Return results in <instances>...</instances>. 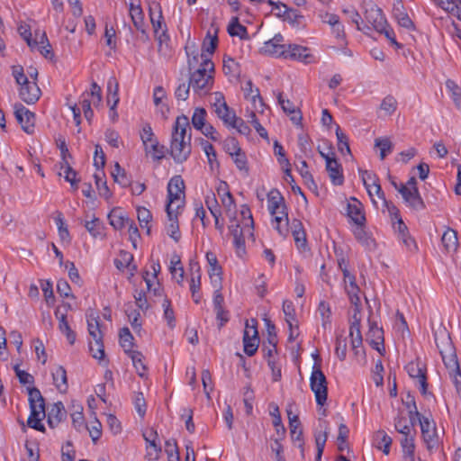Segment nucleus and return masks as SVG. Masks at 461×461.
Here are the masks:
<instances>
[{"label":"nucleus","instance_id":"obj_52","mask_svg":"<svg viewBox=\"0 0 461 461\" xmlns=\"http://www.w3.org/2000/svg\"><path fill=\"white\" fill-rule=\"evenodd\" d=\"M104 176V173L103 170L100 172H96L94 175L95 185L97 187V190L99 192V194L105 199H108L111 196V192L107 186V183L105 180H103V176Z\"/></svg>","mask_w":461,"mask_h":461},{"label":"nucleus","instance_id":"obj_20","mask_svg":"<svg viewBox=\"0 0 461 461\" xmlns=\"http://www.w3.org/2000/svg\"><path fill=\"white\" fill-rule=\"evenodd\" d=\"M369 330L366 333V341L372 346L373 348L376 349L381 353L380 346L384 348V330L378 327L375 322L368 321Z\"/></svg>","mask_w":461,"mask_h":461},{"label":"nucleus","instance_id":"obj_39","mask_svg":"<svg viewBox=\"0 0 461 461\" xmlns=\"http://www.w3.org/2000/svg\"><path fill=\"white\" fill-rule=\"evenodd\" d=\"M414 438H415V436H409V437H402V438L401 439L402 456L405 461H415Z\"/></svg>","mask_w":461,"mask_h":461},{"label":"nucleus","instance_id":"obj_48","mask_svg":"<svg viewBox=\"0 0 461 461\" xmlns=\"http://www.w3.org/2000/svg\"><path fill=\"white\" fill-rule=\"evenodd\" d=\"M140 139L142 140L144 149L146 152H150L149 150V144L154 143L157 141V138L155 137L152 128L149 123H146L140 131Z\"/></svg>","mask_w":461,"mask_h":461},{"label":"nucleus","instance_id":"obj_59","mask_svg":"<svg viewBox=\"0 0 461 461\" xmlns=\"http://www.w3.org/2000/svg\"><path fill=\"white\" fill-rule=\"evenodd\" d=\"M393 15L400 26L406 29H413L414 24L409 15L398 7H394Z\"/></svg>","mask_w":461,"mask_h":461},{"label":"nucleus","instance_id":"obj_38","mask_svg":"<svg viewBox=\"0 0 461 461\" xmlns=\"http://www.w3.org/2000/svg\"><path fill=\"white\" fill-rule=\"evenodd\" d=\"M118 89L119 85L116 78L114 77H110L107 82V104H111L113 103L110 110L116 108L119 103Z\"/></svg>","mask_w":461,"mask_h":461},{"label":"nucleus","instance_id":"obj_57","mask_svg":"<svg viewBox=\"0 0 461 461\" xmlns=\"http://www.w3.org/2000/svg\"><path fill=\"white\" fill-rule=\"evenodd\" d=\"M112 176L115 182L120 184L123 187H127L131 185L130 179L127 177L126 172L121 167L119 163L114 165V169L112 172Z\"/></svg>","mask_w":461,"mask_h":461},{"label":"nucleus","instance_id":"obj_37","mask_svg":"<svg viewBox=\"0 0 461 461\" xmlns=\"http://www.w3.org/2000/svg\"><path fill=\"white\" fill-rule=\"evenodd\" d=\"M218 45V37H217V30L214 31V33L212 34L211 32H207V35L203 43V50L201 53V59H203L204 57L208 55L213 54Z\"/></svg>","mask_w":461,"mask_h":461},{"label":"nucleus","instance_id":"obj_4","mask_svg":"<svg viewBox=\"0 0 461 461\" xmlns=\"http://www.w3.org/2000/svg\"><path fill=\"white\" fill-rule=\"evenodd\" d=\"M28 393L31 414L28 418L27 424L29 427L43 432L45 431V428L41 421L42 418L46 416L44 398L40 390L36 387L28 388Z\"/></svg>","mask_w":461,"mask_h":461},{"label":"nucleus","instance_id":"obj_14","mask_svg":"<svg viewBox=\"0 0 461 461\" xmlns=\"http://www.w3.org/2000/svg\"><path fill=\"white\" fill-rule=\"evenodd\" d=\"M406 370L411 377L418 379L420 391L425 395L428 389L426 368L419 362H410L406 366Z\"/></svg>","mask_w":461,"mask_h":461},{"label":"nucleus","instance_id":"obj_51","mask_svg":"<svg viewBox=\"0 0 461 461\" xmlns=\"http://www.w3.org/2000/svg\"><path fill=\"white\" fill-rule=\"evenodd\" d=\"M394 428L402 437L415 436V431L411 433V428L405 417H396L394 420Z\"/></svg>","mask_w":461,"mask_h":461},{"label":"nucleus","instance_id":"obj_30","mask_svg":"<svg viewBox=\"0 0 461 461\" xmlns=\"http://www.w3.org/2000/svg\"><path fill=\"white\" fill-rule=\"evenodd\" d=\"M129 13L134 27L141 33L145 34L144 14L140 5L131 3Z\"/></svg>","mask_w":461,"mask_h":461},{"label":"nucleus","instance_id":"obj_49","mask_svg":"<svg viewBox=\"0 0 461 461\" xmlns=\"http://www.w3.org/2000/svg\"><path fill=\"white\" fill-rule=\"evenodd\" d=\"M285 47L286 46H279L275 44L270 40L264 43L262 47V51L271 56H275L276 58H285Z\"/></svg>","mask_w":461,"mask_h":461},{"label":"nucleus","instance_id":"obj_46","mask_svg":"<svg viewBox=\"0 0 461 461\" xmlns=\"http://www.w3.org/2000/svg\"><path fill=\"white\" fill-rule=\"evenodd\" d=\"M87 329L89 335L93 339H103V334L100 330L99 317L95 316L93 313L87 315Z\"/></svg>","mask_w":461,"mask_h":461},{"label":"nucleus","instance_id":"obj_21","mask_svg":"<svg viewBox=\"0 0 461 461\" xmlns=\"http://www.w3.org/2000/svg\"><path fill=\"white\" fill-rule=\"evenodd\" d=\"M228 228L230 235L233 238V245L237 250V253L241 256V254L245 253V239L243 229L240 226L235 218L230 221V224Z\"/></svg>","mask_w":461,"mask_h":461},{"label":"nucleus","instance_id":"obj_12","mask_svg":"<svg viewBox=\"0 0 461 461\" xmlns=\"http://www.w3.org/2000/svg\"><path fill=\"white\" fill-rule=\"evenodd\" d=\"M289 426H290V433L291 438L294 442H298V447L301 449L302 456H304V449H303V429H301V422L299 417L297 415H293L292 405H289V408L286 410Z\"/></svg>","mask_w":461,"mask_h":461},{"label":"nucleus","instance_id":"obj_32","mask_svg":"<svg viewBox=\"0 0 461 461\" xmlns=\"http://www.w3.org/2000/svg\"><path fill=\"white\" fill-rule=\"evenodd\" d=\"M166 212L169 221L168 225L167 226V233L170 238H172L176 242H177L181 238L177 220L178 211H176V213H174V211Z\"/></svg>","mask_w":461,"mask_h":461},{"label":"nucleus","instance_id":"obj_5","mask_svg":"<svg viewBox=\"0 0 461 461\" xmlns=\"http://www.w3.org/2000/svg\"><path fill=\"white\" fill-rule=\"evenodd\" d=\"M434 337L445 366L457 368V356L448 331L441 327L435 331Z\"/></svg>","mask_w":461,"mask_h":461},{"label":"nucleus","instance_id":"obj_47","mask_svg":"<svg viewBox=\"0 0 461 461\" xmlns=\"http://www.w3.org/2000/svg\"><path fill=\"white\" fill-rule=\"evenodd\" d=\"M119 337H120V345L122 346V348H123L124 351L126 354L130 353L131 351H132V348H133V340H134V338L132 336V334L131 333L129 328L127 327H124L122 329H121L120 332H119Z\"/></svg>","mask_w":461,"mask_h":461},{"label":"nucleus","instance_id":"obj_15","mask_svg":"<svg viewBox=\"0 0 461 461\" xmlns=\"http://www.w3.org/2000/svg\"><path fill=\"white\" fill-rule=\"evenodd\" d=\"M41 95V91L35 81L22 85L19 89L20 98L28 104H35L40 99Z\"/></svg>","mask_w":461,"mask_h":461},{"label":"nucleus","instance_id":"obj_53","mask_svg":"<svg viewBox=\"0 0 461 461\" xmlns=\"http://www.w3.org/2000/svg\"><path fill=\"white\" fill-rule=\"evenodd\" d=\"M85 227L87 231L95 238L101 236L103 234V223L99 218L93 217L91 221H86L85 223Z\"/></svg>","mask_w":461,"mask_h":461},{"label":"nucleus","instance_id":"obj_26","mask_svg":"<svg viewBox=\"0 0 461 461\" xmlns=\"http://www.w3.org/2000/svg\"><path fill=\"white\" fill-rule=\"evenodd\" d=\"M40 47V52L46 59H52L54 57V53L52 51L50 41L47 38L45 32L35 31V38L33 41V48Z\"/></svg>","mask_w":461,"mask_h":461},{"label":"nucleus","instance_id":"obj_56","mask_svg":"<svg viewBox=\"0 0 461 461\" xmlns=\"http://www.w3.org/2000/svg\"><path fill=\"white\" fill-rule=\"evenodd\" d=\"M197 269L195 273H192L191 280H190V290L192 292V297L195 303H199V298H195V294L198 293L201 286V275H200V267L197 264L194 265Z\"/></svg>","mask_w":461,"mask_h":461},{"label":"nucleus","instance_id":"obj_18","mask_svg":"<svg viewBox=\"0 0 461 461\" xmlns=\"http://www.w3.org/2000/svg\"><path fill=\"white\" fill-rule=\"evenodd\" d=\"M362 180H363V184L371 198L373 197L372 188L374 187V188H375V194L377 195V197L382 199L384 203H386L384 193L382 190V187L379 184V179L376 176V175L372 174L366 170L363 171Z\"/></svg>","mask_w":461,"mask_h":461},{"label":"nucleus","instance_id":"obj_6","mask_svg":"<svg viewBox=\"0 0 461 461\" xmlns=\"http://www.w3.org/2000/svg\"><path fill=\"white\" fill-rule=\"evenodd\" d=\"M365 19L372 25L374 30L384 34L392 44L398 47L400 46L396 41L393 30L389 26L383 14V11L377 5L371 4L369 7L366 9Z\"/></svg>","mask_w":461,"mask_h":461},{"label":"nucleus","instance_id":"obj_11","mask_svg":"<svg viewBox=\"0 0 461 461\" xmlns=\"http://www.w3.org/2000/svg\"><path fill=\"white\" fill-rule=\"evenodd\" d=\"M215 95V102L213 104L215 113L217 116L223 122V123L230 127L233 120L236 118V114L227 105L222 94L216 93Z\"/></svg>","mask_w":461,"mask_h":461},{"label":"nucleus","instance_id":"obj_61","mask_svg":"<svg viewBox=\"0 0 461 461\" xmlns=\"http://www.w3.org/2000/svg\"><path fill=\"white\" fill-rule=\"evenodd\" d=\"M242 90L244 92L245 98L249 99L254 104L256 103L257 99H258L259 102H262L259 89L253 88V84L251 80H249L245 83V86L242 87Z\"/></svg>","mask_w":461,"mask_h":461},{"label":"nucleus","instance_id":"obj_55","mask_svg":"<svg viewBox=\"0 0 461 461\" xmlns=\"http://www.w3.org/2000/svg\"><path fill=\"white\" fill-rule=\"evenodd\" d=\"M256 341H254V338L249 337L248 332H244L243 334V345H244V352L251 357L255 355L258 348L259 345V339H255Z\"/></svg>","mask_w":461,"mask_h":461},{"label":"nucleus","instance_id":"obj_63","mask_svg":"<svg viewBox=\"0 0 461 461\" xmlns=\"http://www.w3.org/2000/svg\"><path fill=\"white\" fill-rule=\"evenodd\" d=\"M446 86L451 93V97L456 106L461 109V88L453 80H447Z\"/></svg>","mask_w":461,"mask_h":461},{"label":"nucleus","instance_id":"obj_8","mask_svg":"<svg viewBox=\"0 0 461 461\" xmlns=\"http://www.w3.org/2000/svg\"><path fill=\"white\" fill-rule=\"evenodd\" d=\"M185 183L181 176H174L167 184V202L166 211H176L181 209L184 205Z\"/></svg>","mask_w":461,"mask_h":461},{"label":"nucleus","instance_id":"obj_34","mask_svg":"<svg viewBox=\"0 0 461 461\" xmlns=\"http://www.w3.org/2000/svg\"><path fill=\"white\" fill-rule=\"evenodd\" d=\"M108 218L110 221V224L115 230H122L131 221V219L127 217L125 214H123L122 210L119 208L113 209L109 213Z\"/></svg>","mask_w":461,"mask_h":461},{"label":"nucleus","instance_id":"obj_9","mask_svg":"<svg viewBox=\"0 0 461 461\" xmlns=\"http://www.w3.org/2000/svg\"><path fill=\"white\" fill-rule=\"evenodd\" d=\"M14 108L15 118L22 129L26 133L32 134L34 131L35 114L19 103H16Z\"/></svg>","mask_w":461,"mask_h":461},{"label":"nucleus","instance_id":"obj_10","mask_svg":"<svg viewBox=\"0 0 461 461\" xmlns=\"http://www.w3.org/2000/svg\"><path fill=\"white\" fill-rule=\"evenodd\" d=\"M420 430L423 440L428 449H432L438 445V437L434 421L428 418L420 419Z\"/></svg>","mask_w":461,"mask_h":461},{"label":"nucleus","instance_id":"obj_43","mask_svg":"<svg viewBox=\"0 0 461 461\" xmlns=\"http://www.w3.org/2000/svg\"><path fill=\"white\" fill-rule=\"evenodd\" d=\"M228 32L230 35L238 36L242 40L249 38L247 28L240 23L239 18L237 16L232 17L228 26Z\"/></svg>","mask_w":461,"mask_h":461},{"label":"nucleus","instance_id":"obj_16","mask_svg":"<svg viewBox=\"0 0 461 461\" xmlns=\"http://www.w3.org/2000/svg\"><path fill=\"white\" fill-rule=\"evenodd\" d=\"M144 439L147 442V454L146 458L149 460H158L161 452L159 444L157 443L158 433L157 431L149 429L143 433Z\"/></svg>","mask_w":461,"mask_h":461},{"label":"nucleus","instance_id":"obj_45","mask_svg":"<svg viewBox=\"0 0 461 461\" xmlns=\"http://www.w3.org/2000/svg\"><path fill=\"white\" fill-rule=\"evenodd\" d=\"M132 360V364L140 377H144L146 375L147 367L143 363L144 357L141 352L132 350L127 354Z\"/></svg>","mask_w":461,"mask_h":461},{"label":"nucleus","instance_id":"obj_36","mask_svg":"<svg viewBox=\"0 0 461 461\" xmlns=\"http://www.w3.org/2000/svg\"><path fill=\"white\" fill-rule=\"evenodd\" d=\"M394 229L397 230L399 238L402 240V242L409 249H411L412 247L414 249H416L415 240L408 235V228H407L406 224L403 222V221L402 220V218H399L397 220V222L394 223Z\"/></svg>","mask_w":461,"mask_h":461},{"label":"nucleus","instance_id":"obj_7","mask_svg":"<svg viewBox=\"0 0 461 461\" xmlns=\"http://www.w3.org/2000/svg\"><path fill=\"white\" fill-rule=\"evenodd\" d=\"M315 363L312 366V372L310 377V386L315 395L318 405L323 406L328 397V382L324 373L321 369V364L317 360H321L318 354L313 356Z\"/></svg>","mask_w":461,"mask_h":461},{"label":"nucleus","instance_id":"obj_22","mask_svg":"<svg viewBox=\"0 0 461 461\" xmlns=\"http://www.w3.org/2000/svg\"><path fill=\"white\" fill-rule=\"evenodd\" d=\"M67 417V411L61 402H57L51 405L48 411L47 421L50 428L57 427Z\"/></svg>","mask_w":461,"mask_h":461},{"label":"nucleus","instance_id":"obj_25","mask_svg":"<svg viewBox=\"0 0 461 461\" xmlns=\"http://www.w3.org/2000/svg\"><path fill=\"white\" fill-rule=\"evenodd\" d=\"M312 56L309 54V49L301 45L289 44L285 47V59H291L303 62H309Z\"/></svg>","mask_w":461,"mask_h":461},{"label":"nucleus","instance_id":"obj_3","mask_svg":"<svg viewBox=\"0 0 461 461\" xmlns=\"http://www.w3.org/2000/svg\"><path fill=\"white\" fill-rule=\"evenodd\" d=\"M268 210L275 216L276 229L282 236L288 233V216L285 212L286 206L284 197L277 190H271L267 194Z\"/></svg>","mask_w":461,"mask_h":461},{"label":"nucleus","instance_id":"obj_19","mask_svg":"<svg viewBox=\"0 0 461 461\" xmlns=\"http://www.w3.org/2000/svg\"><path fill=\"white\" fill-rule=\"evenodd\" d=\"M343 276L346 284V291L349 297L351 303L355 304V308L358 309V303L360 302L358 293L359 287L356 284V278L353 275L350 274L347 267H344L343 269Z\"/></svg>","mask_w":461,"mask_h":461},{"label":"nucleus","instance_id":"obj_24","mask_svg":"<svg viewBox=\"0 0 461 461\" xmlns=\"http://www.w3.org/2000/svg\"><path fill=\"white\" fill-rule=\"evenodd\" d=\"M278 104L281 105L282 110L290 116V120L295 125H301L302 123V113L299 109L294 105V104L289 99H285L283 97L282 93H279L277 95Z\"/></svg>","mask_w":461,"mask_h":461},{"label":"nucleus","instance_id":"obj_31","mask_svg":"<svg viewBox=\"0 0 461 461\" xmlns=\"http://www.w3.org/2000/svg\"><path fill=\"white\" fill-rule=\"evenodd\" d=\"M441 242L447 252H455L458 246L456 231L453 229L447 228L441 237Z\"/></svg>","mask_w":461,"mask_h":461},{"label":"nucleus","instance_id":"obj_58","mask_svg":"<svg viewBox=\"0 0 461 461\" xmlns=\"http://www.w3.org/2000/svg\"><path fill=\"white\" fill-rule=\"evenodd\" d=\"M270 415L273 416V426L276 429V434L283 438L285 434V428L282 424V419L277 405H275L273 411H270Z\"/></svg>","mask_w":461,"mask_h":461},{"label":"nucleus","instance_id":"obj_44","mask_svg":"<svg viewBox=\"0 0 461 461\" xmlns=\"http://www.w3.org/2000/svg\"><path fill=\"white\" fill-rule=\"evenodd\" d=\"M121 258H116L114 260V265L119 270H124L125 268H131V276L134 275V271L136 270V266H131V262L133 260V256L126 251H122L120 255Z\"/></svg>","mask_w":461,"mask_h":461},{"label":"nucleus","instance_id":"obj_62","mask_svg":"<svg viewBox=\"0 0 461 461\" xmlns=\"http://www.w3.org/2000/svg\"><path fill=\"white\" fill-rule=\"evenodd\" d=\"M336 136L338 140V149L339 152L344 154L346 151L348 154H350V148L348 144V136L341 131L340 127L338 125L336 128Z\"/></svg>","mask_w":461,"mask_h":461},{"label":"nucleus","instance_id":"obj_17","mask_svg":"<svg viewBox=\"0 0 461 461\" xmlns=\"http://www.w3.org/2000/svg\"><path fill=\"white\" fill-rule=\"evenodd\" d=\"M359 309L355 308L352 315V322L349 328V336L351 338L352 349H357L362 348L363 339L360 331V317Z\"/></svg>","mask_w":461,"mask_h":461},{"label":"nucleus","instance_id":"obj_2","mask_svg":"<svg viewBox=\"0 0 461 461\" xmlns=\"http://www.w3.org/2000/svg\"><path fill=\"white\" fill-rule=\"evenodd\" d=\"M214 64L204 57L199 68L191 73L189 83L194 93L198 95L207 94L213 85Z\"/></svg>","mask_w":461,"mask_h":461},{"label":"nucleus","instance_id":"obj_35","mask_svg":"<svg viewBox=\"0 0 461 461\" xmlns=\"http://www.w3.org/2000/svg\"><path fill=\"white\" fill-rule=\"evenodd\" d=\"M55 315H56L57 319L59 320V330L66 335L67 339L69 342V344L73 345L76 340V334L71 330V328L67 321L66 314H64V313L60 314L59 310L57 309L55 311Z\"/></svg>","mask_w":461,"mask_h":461},{"label":"nucleus","instance_id":"obj_23","mask_svg":"<svg viewBox=\"0 0 461 461\" xmlns=\"http://www.w3.org/2000/svg\"><path fill=\"white\" fill-rule=\"evenodd\" d=\"M353 203H348L347 206V215L356 225H366V216L363 211L362 203L356 198H352Z\"/></svg>","mask_w":461,"mask_h":461},{"label":"nucleus","instance_id":"obj_41","mask_svg":"<svg viewBox=\"0 0 461 461\" xmlns=\"http://www.w3.org/2000/svg\"><path fill=\"white\" fill-rule=\"evenodd\" d=\"M223 72L226 76L239 77L241 70L240 64L231 57L224 56L223 58Z\"/></svg>","mask_w":461,"mask_h":461},{"label":"nucleus","instance_id":"obj_28","mask_svg":"<svg viewBox=\"0 0 461 461\" xmlns=\"http://www.w3.org/2000/svg\"><path fill=\"white\" fill-rule=\"evenodd\" d=\"M356 240L368 250L375 249L376 244L372 236L366 231V225H357L353 231Z\"/></svg>","mask_w":461,"mask_h":461},{"label":"nucleus","instance_id":"obj_60","mask_svg":"<svg viewBox=\"0 0 461 461\" xmlns=\"http://www.w3.org/2000/svg\"><path fill=\"white\" fill-rule=\"evenodd\" d=\"M137 218L141 228H147V233H150V227L148 225L152 219L151 212L145 207H138Z\"/></svg>","mask_w":461,"mask_h":461},{"label":"nucleus","instance_id":"obj_54","mask_svg":"<svg viewBox=\"0 0 461 461\" xmlns=\"http://www.w3.org/2000/svg\"><path fill=\"white\" fill-rule=\"evenodd\" d=\"M375 146L380 149V158L382 160L393 150V143L389 138L386 137L375 139Z\"/></svg>","mask_w":461,"mask_h":461},{"label":"nucleus","instance_id":"obj_1","mask_svg":"<svg viewBox=\"0 0 461 461\" xmlns=\"http://www.w3.org/2000/svg\"><path fill=\"white\" fill-rule=\"evenodd\" d=\"M191 128L186 115L176 118L170 144V153L176 163H183L189 158L191 146Z\"/></svg>","mask_w":461,"mask_h":461},{"label":"nucleus","instance_id":"obj_42","mask_svg":"<svg viewBox=\"0 0 461 461\" xmlns=\"http://www.w3.org/2000/svg\"><path fill=\"white\" fill-rule=\"evenodd\" d=\"M219 196L221 199L223 206L228 212L231 211V208H235L234 198L230 192L228 190L227 184L225 182L221 183L217 188Z\"/></svg>","mask_w":461,"mask_h":461},{"label":"nucleus","instance_id":"obj_40","mask_svg":"<svg viewBox=\"0 0 461 461\" xmlns=\"http://www.w3.org/2000/svg\"><path fill=\"white\" fill-rule=\"evenodd\" d=\"M60 169H63V173L59 172V176H64V178L67 182L70 183L71 187L74 190H77L78 188V182L79 179L77 178V173L75 171L71 166L69 165L68 160H65L64 163H60Z\"/></svg>","mask_w":461,"mask_h":461},{"label":"nucleus","instance_id":"obj_50","mask_svg":"<svg viewBox=\"0 0 461 461\" xmlns=\"http://www.w3.org/2000/svg\"><path fill=\"white\" fill-rule=\"evenodd\" d=\"M206 116L207 112L204 108L197 107L194 109L192 115V124L195 130L199 131L200 129L204 128V124L206 123Z\"/></svg>","mask_w":461,"mask_h":461},{"label":"nucleus","instance_id":"obj_29","mask_svg":"<svg viewBox=\"0 0 461 461\" xmlns=\"http://www.w3.org/2000/svg\"><path fill=\"white\" fill-rule=\"evenodd\" d=\"M53 384L61 393H67L68 389L67 371L62 366H58L51 373Z\"/></svg>","mask_w":461,"mask_h":461},{"label":"nucleus","instance_id":"obj_13","mask_svg":"<svg viewBox=\"0 0 461 461\" xmlns=\"http://www.w3.org/2000/svg\"><path fill=\"white\" fill-rule=\"evenodd\" d=\"M399 193L402 194V198L411 208L416 211L425 209V203L420 194L418 188L411 190L407 185H401L399 188Z\"/></svg>","mask_w":461,"mask_h":461},{"label":"nucleus","instance_id":"obj_64","mask_svg":"<svg viewBox=\"0 0 461 461\" xmlns=\"http://www.w3.org/2000/svg\"><path fill=\"white\" fill-rule=\"evenodd\" d=\"M89 350L92 357L96 359H103L104 357V347L103 339H95L94 342L89 343Z\"/></svg>","mask_w":461,"mask_h":461},{"label":"nucleus","instance_id":"obj_33","mask_svg":"<svg viewBox=\"0 0 461 461\" xmlns=\"http://www.w3.org/2000/svg\"><path fill=\"white\" fill-rule=\"evenodd\" d=\"M374 442L375 446L382 450L384 454L388 455L390 453L393 439L384 430H377L374 434Z\"/></svg>","mask_w":461,"mask_h":461},{"label":"nucleus","instance_id":"obj_27","mask_svg":"<svg viewBox=\"0 0 461 461\" xmlns=\"http://www.w3.org/2000/svg\"><path fill=\"white\" fill-rule=\"evenodd\" d=\"M326 170L333 185H340L343 184L342 167L336 158L327 159Z\"/></svg>","mask_w":461,"mask_h":461}]
</instances>
